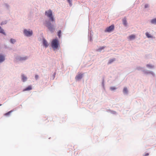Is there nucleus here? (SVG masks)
I'll list each match as a JSON object with an SVG mask.
<instances>
[{"instance_id":"nucleus-1","label":"nucleus","mask_w":156,"mask_h":156,"mask_svg":"<svg viewBox=\"0 0 156 156\" xmlns=\"http://www.w3.org/2000/svg\"><path fill=\"white\" fill-rule=\"evenodd\" d=\"M45 15L48 17L49 20H46L45 24L46 26L51 33L54 32L56 27V24L55 19L53 16L52 12L51 9L46 11Z\"/></svg>"},{"instance_id":"nucleus-2","label":"nucleus","mask_w":156,"mask_h":156,"mask_svg":"<svg viewBox=\"0 0 156 156\" xmlns=\"http://www.w3.org/2000/svg\"><path fill=\"white\" fill-rule=\"evenodd\" d=\"M23 33L24 36L27 37H30L33 35V32L32 30L30 29H24L23 31Z\"/></svg>"},{"instance_id":"nucleus-3","label":"nucleus","mask_w":156,"mask_h":156,"mask_svg":"<svg viewBox=\"0 0 156 156\" xmlns=\"http://www.w3.org/2000/svg\"><path fill=\"white\" fill-rule=\"evenodd\" d=\"M59 43L58 41L57 38L53 40L51 43L52 47L54 49H56L58 47Z\"/></svg>"},{"instance_id":"nucleus-4","label":"nucleus","mask_w":156,"mask_h":156,"mask_svg":"<svg viewBox=\"0 0 156 156\" xmlns=\"http://www.w3.org/2000/svg\"><path fill=\"white\" fill-rule=\"evenodd\" d=\"M28 58V57L27 56H17L16 57V59L17 61L21 62L25 61L27 60Z\"/></svg>"},{"instance_id":"nucleus-5","label":"nucleus","mask_w":156,"mask_h":156,"mask_svg":"<svg viewBox=\"0 0 156 156\" xmlns=\"http://www.w3.org/2000/svg\"><path fill=\"white\" fill-rule=\"evenodd\" d=\"M142 71L143 72L144 74L147 75L151 74L153 77H154L155 76V74L152 71H149L147 69H145L143 70Z\"/></svg>"},{"instance_id":"nucleus-6","label":"nucleus","mask_w":156,"mask_h":156,"mask_svg":"<svg viewBox=\"0 0 156 156\" xmlns=\"http://www.w3.org/2000/svg\"><path fill=\"white\" fill-rule=\"evenodd\" d=\"M5 60V55L3 53H0V64L4 62Z\"/></svg>"},{"instance_id":"nucleus-7","label":"nucleus","mask_w":156,"mask_h":156,"mask_svg":"<svg viewBox=\"0 0 156 156\" xmlns=\"http://www.w3.org/2000/svg\"><path fill=\"white\" fill-rule=\"evenodd\" d=\"M114 28V25H112L107 27L105 29V31L106 32H110L112 31Z\"/></svg>"},{"instance_id":"nucleus-8","label":"nucleus","mask_w":156,"mask_h":156,"mask_svg":"<svg viewBox=\"0 0 156 156\" xmlns=\"http://www.w3.org/2000/svg\"><path fill=\"white\" fill-rule=\"evenodd\" d=\"M27 76L25 74H23L21 75V80L23 82H26L27 80Z\"/></svg>"},{"instance_id":"nucleus-9","label":"nucleus","mask_w":156,"mask_h":156,"mask_svg":"<svg viewBox=\"0 0 156 156\" xmlns=\"http://www.w3.org/2000/svg\"><path fill=\"white\" fill-rule=\"evenodd\" d=\"M123 93L124 95H128L129 92V90L126 87H125L123 90Z\"/></svg>"},{"instance_id":"nucleus-10","label":"nucleus","mask_w":156,"mask_h":156,"mask_svg":"<svg viewBox=\"0 0 156 156\" xmlns=\"http://www.w3.org/2000/svg\"><path fill=\"white\" fill-rule=\"evenodd\" d=\"M82 77V74H80L77 75L75 77V79L76 81L80 80Z\"/></svg>"},{"instance_id":"nucleus-11","label":"nucleus","mask_w":156,"mask_h":156,"mask_svg":"<svg viewBox=\"0 0 156 156\" xmlns=\"http://www.w3.org/2000/svg\"><path fill=\"white\" fill-rule=\"evenodd\" d=\"M43 44L45 48H47L48 46V44L46 40L44 38H43Z\"/></svg>"},{"instance_id":"nucleus-12","label":"nucleus","mask_w":156,"mask_h":156,"mask_svg":"<svg viewBox=\"0 0 156 156\" xmlns=\"http://www.w3.org/2000/svg\"><path fill=\"white\" fill-rule=\"evenodd\" d=\"M150 23L151 24L156 25V18L151 20Z\"/></svg>"},{"instance_id":"nucleus-13","label":"nucleus","mask_w":156,"mask_h":156,"mask_svg":"<svg viewBox=\"0 0 156 156\" xmlns=\"http://www.w3.org/2000/svg\"><path fill=\"white\" fill-rule=\"evenodd\" d=\"M32 89V87L31 86H29L23 89V91H29Z\"/></svg>"},{"instance_id":"nucleus-14","label":"nucleus","mask_w":156,"mask_h":156,"mask_svg":"<svg viewBox=\"0 0 156 156\" xmlns=\"http://www.w3.org/2000/svg\"><path fill=\"white\" fill-rule=\"evenodd\" d=\"M146 66L147 68L150 69H154V66L151 64H147L146 65Z\"/></svg>"},{"instance_id":"nucleus-15","label":"nucleus","mask_w":156,"mask_h":156,"mask_svg":"<svg viewBox=\"0 0 156 156\" xmlns=\"http://www.w3.org/2000/svg\"><path fill=\"white\" fill-rule=\"evenodd\" d=\"M145 34L147 37L148 38L153 37V36L151 34H150L148 32H146L145 33Z\"/></svg>"},{"instance_id":"nucleus-16","label":"nucleus","mask_w":156,"mask_h":156,"mask_svg":"<svg viewBox=\"0 0 156 156\" xmlns=\"http://www.w3.org/2000/svg\"><path fill=\"white\" fill-rule=\"evenodd\" d=\"M122 22L123 24L125 27L127 26V21H126V18H124L123 19Z\"/></svg>"},{"instance_id":"nucleus-17","label":"nucleus","mask_w":156,"mask_h":156,"mask_svg":"<svg viewBox=\"0 0 156 156\" xmlns=\"http://www.w3.org/2000/svg\"><path fill=\"white\" fill-rule=\"evenodd\" d=\"M0 33L3 34L5 36L6 35V33L4 31V29L1 26H0Z\"/></svg>"},{"instance_id":"nucleus-18","label":"nucleus","mask_w":156,"mask_h":156,"mask_svg":"<svg viewBox=\"0 0 156 156\" xmlns=\"http://www.w3.org/2000/svg\"><path fill=\"white\" fill-rule=\"evenodd\" d=\"M5 7L7 9V10H9L10 9V6L7 3H5L4 5Z\"/></svg>"},{"instance_id":"nucleus-19","label":"nucleus","mask_w":156,"mask_h":156,"mask_svg":"<svg viewBox=\"0 0 156 156\" xmlns=\"http://www.w3.org/2000/svg\"><path fill=\"white\" fill-rule=\"evenodd\" d=\"M135 38V36L134 35H132L129 36V39L130 40H134Z\"/></svg>"},{"instance_id":"nucleus-20","label":"nucleus","mask_w":156,"mask_h":156,"mask_svg":"<svg viewBox=\"0 0 156 156\" xmlns=\"http://www.w3.org/2000/svg\"><path fill=\"white\" fill-rule=\"evenodd\" d=\"M105 47L103 46L99 48L97 50V51L99 52H101L102 50H103L105 48Z\"/></svg>"},{"instance_id":"nucleus-21","label":"nucleus","mask_w":156,"mask_h":156,"mask_svg":"<svg viewBox=\"0 0 156 156\" xmlns=\"http://www.w3.org/2000/svg\"><path fill=\"white\" fill-rule=\"evenodd\" d=\"M115 61V59L113 58L110 59L108 62V64H110L112 63L113 62Z\"/></svg>"},{"instance_id":"nucleus-22","label":"nucleus","mask_w":156,"mask_h":156,"mask_svg":"<svg viewBox=\"0 0 156 156\" xmlns=\"http://www.w3.org/2000/svg\"><path fill=\"white\" fill-rule=\"evenodd\" d=\"M16 41L15 39L11 38L10 40V42L12 44H14L16 42Z\"/></svg>"},{"instance_id":"nucleus-23","label":"nucleus","mask_w":156,"mask_h":156,"mask_svg":"<svg viewBox=\"0 0 156 156\" xmlns=\"http://www.w3.org/2000/svg\"><path fill=\"white\" fill-rule=\"evenodd\" d=\"M93 33L92 32H91L90 31V35L89 36V40L90 41H92V37L93 36V34H93Z\"/></svg>"},{"instance_id":"nucleus-24","label":"nucleus","mask_w":156,"mask_h":156,"mask_svg":"<svg viewBox=\"0 0 156 156\" xmlns=\"http://www.w3.org/2000/svg\"><path fill=\"white\" fill-rule=\"evenodd\" d=\"M117 88L115 87H110V89L112 91H115L116 89Z\"/></svg>"},{"instance_id":"nucleus-25","label":"nucleus","mask_w":156,"mask_h":156,"mask_svg":"<svg viewBox=\"0 0 156 156\" xmlns=\"http://www.w3.org/2000/svg\"><path fill=\"white\" fill-rule=\"evenodd\" d=\"M61 33L62 31L61 30H59L58 32V36L59 38L61 37Z\"/></svg>"},{"instance_id":"nucleus-26","label":"nucleus","mask_w":156,"mask_h":156,"mask_svg":"<svg viewBox=\"0 0 156 156\" xmlns=\"http://www.w3.org/2000/svg\"><path fill=\"white\" fill-rule=\"evenodd\" d=\"M101 84H102V86L103 88L105 89V82H104V79H103L102 80Z\"/></svg>"},{"instance_id":"nucleus-27","label":"nucleus","mask_w":156,"mask_h":156,"mask_svg":"<svg viewBox=\"0 0 156 156\" xmlns=\"http://www.w3.org/2000/svg\"><path fill=\"white\" fill-rule=\"evenodd\" d=\"M12 112V110H11L9 112H8L6 113L5 114V116H7V115H10Z\"/></svg>"},{"instance_id":"nucleus-28","label":"nucleus","mask_w":156,"mask_h":156,"mask_svg":"<svg viewBox=\"0 0 156 156\" xmlns=\"http://www.w3.org/2000/svg\"><path fill=\"white\" fill-rule=\"evenodd\" d=\"M7 20H5V21L2 22L1 23V25L5 24L7 23Z\"/></svg>"},{"instance_id":"nucleus-29","label":"nucleus","mask_w":156,"mask_h":156,"mask_svg":"<svg viewBox=\"0 0 156 156\" xmlns=\"http://www.w3.org/2000/svg\"><path fill=\"white\" fill-rule=\"evenodd\" d=\"M68 2L69 3L70 6L72 5V0H67Z\"/></svg>"},{"instance_id":"nucleus-30","label":"nucleus","mask_w":156,"mask_h":156,"mask_svg":"<svg viewBox=\"0 0 156 156\" xmlns=\"http://www.w3.org/2000/svg\"><path fill=\"white\" fill-rule=\"evenodd\" d=\"M110 112L112 114H115L116 113V112H115V111H110Z\"/></svg>"},{"instance_id":"nucleus-31","label":"nucleus","mask_w":156,"mask_h":156,"mask_svg":"<svg viewBox=\"0 0 156 156\" xmlns=\"http://www.w3.org/2000/svg\"><path fill=\"white\" fill-rule=\"evenodd\" d=\"M136 69L137 70H141L143 69L142 68L140 67H137Z\"/></svg>"},{"instance_id":"nucleus-32","label":"nucleus","mask_w":156,"mask_h":156,"mask_svg":"<svg viewBox=\"0 0 156 156\" xmlns=\"http://www.w3.org/2000/svg\"><path fill=\"white\" fill-rule=\"evenodd\" d=\"M149 7V5L148 4H146L145 5L144 7L145 8H147Z\"/></svg>"},{"instance_id":"nucleus-33","label":"nucleus","mask_w":156,"mask_h":156,"mask_svg":"<svg viewBox=\"0 0 156 156\" xmlns=\"http://www.w3.org/2000/svg\"><path fill=\"white\" fill-rule=\"evenodd\" d=\"M38 78V75H36L35 76V78L37 80Z\"/></svg>"},{"instance_id":"nucleus-34","label":"nucleus","mask_w":156,"mask_h":156,"mask_svg":"<svg viewBox=\"0 0 156 156\" xmlns=\"http://www.w3.org/2000/svg\"><path fill=\"white\" fill-rule=\"evenodd\" d=\"M56 74L55 73L53 74V79H54L55 77V75Z\"/></svg>"},{"instance_id":"nucleus-35","label":"nucleus","mask_w":156,"mask_h":156,"mask_svg":"<svg viewBox=\"0 0 156 156\" xmlns=\"http://www.w3.org/2000/svg\"><path fill=\"white\" fill-rule=\"evenodd\" d=\"M149 155L148 153H147L146 154L145 156H148Z\"/></svg>"},{"instance_id":"nucleus-36","label":"nucleus","mask_w":156,"mask_h":156,"mask_svg":"<svg viewBox=\"0 0 156 156\" xmlns=\"http://www.w3.org/2000/svg\"><path fill=\"white\" fill-rule=\"evenodd\" d=\"M2 104H0V106H2Z\"/></svg>"}]
</instances>
